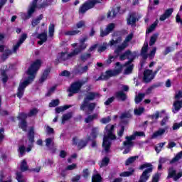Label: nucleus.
Listing matches in <instances>:
<instances>
[{"instance_id":"1","label":"nucleus","mask_w":182,"mask_h":182,"mask_svg":"<svg viewBox=\"0 0 182 182\" xmlns=\"http://www.w3.org/2000/svg\"><path fill=\"white\" fill-rule=\"evenodd\" d=\"M41 65H42V60H36L28 68V70L26 72L28 77L20 82L18 88L17 97H18V99H21V97L23 96V93H25V89L26 88V86H28V85H31V83H32V81L35 80L36 73L38 72V70H39Z\"/></svg>"},{"instance_id":"2","label":"nucleus","mask_w":182,"mask_h":182,"mask_svg":"<svg viewBox=\"0 0 182 182\" xmlns=\"http://www.w3.org/2000/svg\"><path fill=\"white\" fill-rule=\"evenodd\" d=\"M114 125L112 124H108L105 127L102 142V154H105V153H109L110 151L112 140L116 139V135L113 134V132H114Z\"/></svg>"},{"instance_id":"3","label":"nucleus","mask_w":182,"mask_h":182,"mask_svg":"<svg viewBox=\"0 0 182 182\" xmlns=\"http://www.w3.org/2000/svg\"><path fill=\"white\" fill-rule=\"evenodd\" d=\"M27 37L28 36L26 33L22 34V36L19 38L18 42L13 46L12 50L8 49V48L5 47L4 46H0V52H3L1 59H3V60H5L6 59H8V57L11 56L12 53H16V50H18V49H19V46H21V45L23 42H25Z\"/></svg>"},{"instance_id":"4","label":"nucleus","mask_w":182,"mask_h":182,"mask_svg":"<svg viewBox=\"0 0 182 182\" xmlns=\"http://www.w3.org/2000/svg\"><path fill=\"white\" fill-rule=\"evenodd\" d=\"M38 114V109L33 108L30 110L28 114L21 113L19 114L18 119L19 120L18 126L20 129H22L23 132H26V127H28V124H26V121L25 120L27 117H33V116H36Z\"/></svg>"},{"instance_id":"5","label":"nucleus","mask_w":182,"mask_h":182,"mask_svg":"<svg viewBox=\"0 0 182 182\" xmlns=\"http://www.w3.org/2000/svg\"><path fill=\"white\" fill-rule=\"evenodd\" d=\"M147 50H149V43H144L141 51V56L144 59V60L140 63L141 68H143V66H144V64L146 63V59H147V58H149V59L151 60L154 59L157 48L156 47H154L152 50L149 54H147Z\"/></svg>"},{"instance_id":"6","label":"nucleus","mask_w":182,"mask_h":182,"mask_svg":"<svg viewBox=\"0 0 182 182\" xmlns=\"http://www.w3.org/2000/svg\"><path fill=\"white\" fill-rule=\"evenodd\" d=\"M115 69L113 70H108L106 73L102 74L96 80H107L112 76H116V75H119L120 72H122L123 69V65L120 64L119 62L116 63Z\"/></svg>"},{"instance_id":"7","label":"nucleus","mask_w":182,"mask_h":182,"mask_svg":"<svg viewBox=\"0 0 182 182\" xmlns=\"http://www.w3.org/2000/svg\"><path fill=\"white\" fill-rule=\"evenodd\" d=\"M126 59H129V60L125 63L127 68L124 70V75H130L133 70V65L132 63L133 62V55L129 50L126 51L119 56V60H126Z\"/></svg>"},{"instance_id":"8","label":"nucleus","mask_w":182,"mask_h":182,"mask_svg":"<svg viewBox=\"0 0 182 182\" xmlns=\"http://www.w3.org/2000/svg\"><path fill=\"white\" fill-rule=\"evenodd\" d=\"M146 168L141 175L138 182H147V180L150 178V173L153 172V165L150 163H146L139 166V170H144Z\"/></svg>"},{"instance_id":"9","label":"nucleus","mask_w":182,"mask_h":182,"mask_svg":"<svg viewBox=\"0 0 182 182\" xmlns=\"http://www.w3.org/2000/svg\"><path fill=\"white\" fill-rule=\"evenodd\" d=\"M38 9V0H33L32 3L29 5L27 14L21 13V16L22 19L26 21V19H29L32 18V15L35 14V11Z\"/></svg>"},{"instance_id":"10","label":"nucleus","mask_w":182,"mask_h":182,"mask_svg":"<svg viewBox=\"0 0 182 182\" xmlns=\"http://www.w3.org/2000/svg\"><path fill=\"white\" fill-rule=\"evenodd\" d=\"M97 134H99V127H93L90 136H88L86 141L81 140L79 141L77 145L78 149H83V147H85L86 144H87V141L95 140V139L97 137Z\"/></svg>"},{"instance_id":"11","label":"nucleus","mask_w":182,"mask_h":182,"mask_svg":"<svg viewBox=\"0 0 182 182\" xmlns=\"http://www.w3.org/2000/svg\"><path fill=\"white\" fill-rule=\"evenodd\" d=\"M136 137H137V132L130 136H126V141L123 142L124 149H125L123 152L124 154H127L130 151L131 147H133V140H136Z\"/></svg>"},{"instance_id":"12","label":"nucleus","mask_w":182,"mask_h":182,"mask_svg":"<svg viewBox=\"0 0 182 182\" xmlns=\"http://www.w3.org/2000/svg\"><path fill=\"white\" fill-rule=\"evenodd\" d=\"M80 53V50L75 48L71 53H60L58 55V60H69V59H72V58H75L76 55H79Z\"/></svg>"},{"instance_id":"13","label":"nucleus","mask_w":182,"mask_h":182,"mask_svg":"<svg viewBox=\"0 0 182 182\" xmlns=\"http://www.w3.org/2000/svg\"><path fill=\"white\" fill-rule=\"evenodd\" d=\"M102 0H90L84 4L79 10L80 14H85L86 11H89V9H92L93 6L96 5V4H102Z\"/></svg>"},{"instance_id":"14","label":"nucleus","mask_w":182,"mask_h":182,"mask_svg":"<svg viewBox=\"0 0 182 182\" xmlns=\"http://www.w3.org/2000/svg\"><path fill=\"white\" fill-rule=\"evenodd\" d=\"M132 39H133V33H131L129 35L127 36V37L126 38L125 41L122 43V44L121 46H119L114 50V53H116L117 55V56H119V55H120V53H122V50H124V49H126V48H127L128 45H129V42H130V41H132Z\"/></svg>"},{"instance_id":"15","label":"nucleus","mask_w":182,"mask_h":182,"mask_svg":"<svg viewBox=\"0 0 182 182\" xmlns=\"http://www.w3.org/2000/svg\"><path fill=\"white\" fill-rule=\"evenodd\" d=\"M83 85H85L84 81H77L74 82L69 89L70 93L68 94V96H73V93H79L80 88Z\"/></svg>"},{"instance_id":"16","label":"nucleus","mask_w":182,"mask_h":182,"mask_svg":"<svg viewBox=\"0 0 182 182\" xmlns=\"http://www.w3.org/2000/svg\"><path fill=\"white\" fill-rule=\"evenodd\" d=\"M157 73V71L155 73H153V70H145L144 71V77H143V81L144 83H150L154 77H156V75Z\"/></svg>"},{"instance_id":"17","label":"nucleus","mask_w":182,"mask_h":182,"mask_svg":"<svg viewBox=\"0 0 182 182\" xmlns=\"http://www.w3.org/2000/svg\"><path fill=\"white\" fill-rule=\"evenodd\" d=\"M95 107H96V103H89L87 100H84L80 106V110H85L87 108L89 112H93L95 110Z\"/></svg>"},{"instance_id":"18","label":"nucleus","mask_w":182,"mask_h":182,"mask_svg":"<svg viewBox=\"0 0 182 182\" xmlns=\"http://www.w3.org/2000/svg\"><path fill=\"white\" fill-rule=\"evenodd\" d=\"M28 139H29V143L28 147L26 149V151L29 153L31 150H32V147H33V145L32 143H33V140L35 139V132H33V128H31L28 132Z\"/></svg>"},{"instance_id":"19","label":"nucleus","mask_w":182,"mask_h":182,"mask_svg":"<svg viewBox=\"0 0 182 182\" xmlns=\"http://www.w3.org/2000/svg\"><path fill=\"white\" fill-rule=\"evenodd\" d=\"M114 26H115L114 23H111L107 26V28L105 31L101 30L100 31L101 38L107 36V35H109L110 33V32H112V31H113L114 29Z\"/></svg>"},{"instance_id":"20","label":"nucleus","mask_w":182,"mask_h":182,"mask_svg":"<svg viewBox=\"0 0 182 182\" xmlns=\"http://www.w3.org/2000/svg\"><path fill=\"white\" fill-rule=\"evenodd\" d=\"M89 70V66L85 65V66H82V65H77L75 68L74 69V73L75 75H82L83 73H86Z\"/></svg>"},{"instance_id":"21","label":"nucleus","mask_w":182,"mask_h":182,"mask_svg":"<svg viewBox=\"0 0 182 182\" xmlns=\"http://www.w3.org/2000/svg\"><path fill=\"white\" fill-rule=\"evenodd\" d=\"M168 178L173 177L174 181H177V180H178V178H181V177H182V172H179L176 175V170H174V168H170L169 170H168Z\"/></svg>"},{"instance_id":"22","label":"nucleus","mask_w":182,"mask_h":182,"mask_svg":"<svg viewBox=\"0 0 182 182\" xmlns=\"http://www.w3.org/2000/svg\"><path fill=\"white\" fill-rule=\"evenodd\" d=\"M173 11H174V9L172 8L166 9L164 14L160 16L159 21L163 22L166 21V19H168V18L171 16V14H173Z\"/></svg>"},{"instance_id":"23","label":"nucleus","mask_w":182,"mask_h":182,"mask_svg":"<svg viewBox=\"0 0 182 182\" xmlns=\"http://www.w3.org/2000/svg\"><path fill=\"white\" fill-rule=\"evenodd\" d=\"M173 108L172 109L173 113H178V112L182 107V100H175L173 104Z\"/></svg>"},{"instance_id":"24","label":"nucleus","mask_w":182,"mask_h":182,"mask_svg":"<svg viewBox=\"0 0 182 182\" xmlns=\"http://www.w3.org/2000/svg\"><path fill=\"white\" fill-rule=\"evenodd\" d=\"M6 72H8V66H4L3 69L0 71L3 83H6L8 82V75H6Z\"/></svg>"},{"instance_id":"25","label":"nucleus","mask_w":182,"mask_h":182,"mask_svg":"<svg viewBox=\"0 0 182 182\" xmlns=\"http://www.w3.org/2000/svg\"><path fill=\"white\" fill-rule=\"evenodd\" d=\"M117 12L122 14V12H120V6H117L115 9L109 11L107 13V18H109V19H113V18H116Z\"/></svg>"},{"instance_id":"26","label":"nucleus","mask_w":182,"mask_h":182,"mask_svg":"<svg viewBox=\"0 0 182 182\" xmlns=\"http://www.w3.org/2000/svg\"><path fill=\"white\" fill-rule=\"evenodd\" d=\"M166 130H167V127L165 128H161L158 131L155 132L151 138L152 139H157V137H161L164 133H166Z\"/></svg>"},{"instance_id":"27","label":"nucleus","mask_w":182,"mask_h":182,"mask_svg":"<svg viewBox=\"0 0 182 182\" xmlns=\"http://www.w3.org/2000/svg\"><path fill=\"white\" fill-rule=\"evenodd\" d=\"M38 39H40L38 41V45H43L48 39V34L46 32L42 33L37 36Z\"/></svg>"},{"instance_id":"28","label":"nucleus","mask_w":182,"mask_h":182,"mask_svg":"<svg viewBox=\"0 0 182 182\" xmlns=\"http://www.w3.org/2000/svg\"><path fill=\"white\" fill-rule=\"evenodd\" d=\"M136 21V16L135 13H132L129 14V16L127 19V22L128 25H134Z\"/></svg>"},{"instance_id":"29","label":"nucleus","mask_w":182,"mask_h":182,"mask_svg":"<svg viewBox=\"0 0 182 182\" xmlns=\"http://www.w3.org/2000/svg\"><path fill=\"white\" fill-rule=\"evenodd\" d=\"M117 33H114L113 39L109 42V46H114V45H117V43H120L122 42V37L116 38Z\"/></svg>"},{"instance_id":"30","label":"nucleus","mask_w":182,"mask_h":182,"mask_svg":"<svg viewBox=\"0 0 182 182\" xmlns=\"http://www.w3.org/2000/svg\"><path fill=\"white\" fill-rule=\"evenodd\" d=\"M96 97H99L98 93L89 92L84 100H87V102H89V100H93L94 99H96Z\"/></svg>"},{"instance_id":"31","label":"nucleus","mask_w":182,"mask_h":182,"mask_svg":"<svg viewBox=\"0 0 182 182\" xmlns=\"http://www.w3.org/2000/svg\"><path fill=\"white\" fill-rule=\"evenodd\" d=\"M80 33V30H68L64 32V35L67 36H75V35H77Z\"/></svg>"},{"instance_id":"32","label":"nucleus","mask_w":182,"mask_h":182,"mask_svg":"<svg viewBox=\"0 0 182 182\" xmlns=\"http://www.w3.org/2000/svg\"><path fill=\"white\" fill-rule=\"evenodd\" d=\"M116 96L118 99H119L120 100H122V102H124V100H126L127 99V95L126 92H124L123 91L117 92L116 93Z\"/></svg>"},{"instance_id":"33","label":"nucleus","mask_w":182,"mask_h":182,"mask_svg":"<svg viewBox=\"0 0 182 182\" xmlns=\"http://www.w3.org/2000/svg\"><path fill=\"white\" fill-rule=\"evenodd\" d=\"M49 73H50V69L47 68L44 70L43 75L40 78L41 83L45 82L46 79H48V76H49Z\"/></svg>"},{"instance_id":"34","label":"nucleus","mask_w":182,"mask_h":182,"mask_svg":"<svg viewBox=\"0 0 182 182\" xmlns=\"http://www.w3.org/2000/svg\"><path fill=\"white\" fill-rule=\"evenodd\" d=\"M70 107H72L71 105H64V106L56 107L55 108V112L56 113H61V112H65V110H68V109H70Z\"/></svg>"},{"instance_id":"35","label":"nucleus","mask_w":182,"mask_h":182,"mask_svg":"<svg viewBox=\"0 0 182 182\" xmlns=\"http://www.w3.org/2000/svg\"><path fill=\"white\" fill-rule=\"evenodd\" d=\"M157 25H159V20H156L155 22L147 28L146 33H151V32L156 29Z\"/></svg>"},{"instance_id":"36","label":"nucleus","mask_w":182,"mask_h":182,"mask_svg":"<svg viewBox=\"0 0 182 182\" xmlns=\"http://www.w3.org/2000/svg\"><path fill=\"white\" fill-rule=\"evenodd\" d=\"M133 173H134V169L131 168L129 171L121 173L119 176L120 177H130V176H133Z\"/></svg>"},{"instance_id":"37","label":"nucleus","mask_w":182,"mask_h":182,"mask_svg":"<svg viewBox=\"0 0 182 182\" xmlns=\"http://www.w3.org/2000/svg\"><path fill=\"white\" fill-rule=\"evenodd\" d=\"M137 160V156H132L127 159L125 161V166H130V164H133Z\"/></svg>"},{"instance_id":"38","label":"nucleus","mask_w":182,"mask_h":182,"mask_svg":"<svg viewBox=\"0 0 182 182\" xmlns=\"http://www.w3.org/2000/svg\"><path fill=\"white\" fill-rule=\"evenodd\" d=\"M130 117H132V114H130L129 112H124L120 117L121 122H124V120H126V122H127V119H130Z\"/></svg>"},{"instance_id":"39","label":"nucleus","mask_w":182,"mask_h":182,"mask_svg":"<svg viewBox=\"0 0 182 182\" xmlns=\"http://www.w3.org/2000/svg\"><path fill=\"white\" fill-rule=\"evenodd\" d=\"M97 114L89 115L87 118H85V123H90V122H93V120L97 119Z\"/></svg>"},{"instance_id":"40","label":"nucleus","mask_w":182,"mask_h":182,"mask_svg":"<svg viewBox=\"0 0 182 182\" xmlns=\"http://www.w3.org/2000/svg\"><path fill=\"white\" fill-rule=\"evenodd\" d=\"M26 151V149L25 148V145H21L18 147V153H19V157H23L25 156V151Z\"/></svg>"},{"instance_id":"41","label":"nucleus","mask_w":182,"mask_h":182,"mask_svg":"<svg viewBox=\"0 0 182 182\" xmlns=\"http://www.w3.org/2000/svg\"><path fill=\"white\" fill-rule=\"evenodd\" d=\"M157 38H159V34H154L151 38H150V41H149V46H153V45H154L157 41Z\"/></svg>"},{"instance_id":"42","label":"nucleus","mask_w":182,"mask_h":182,"mask_svg":"<svg viewBox=\"0 0 182 182\" xmlns=\"http://www.w3.org/2000/svg\"><path fill=\"white\" fill-rule=\"evenodd\" d=\"M109 46V44L107 43H104L102 45H100L98 48V52L100 53H102V52H105L106 49H107V47Z\"/></svg>"},{"instance_id":"43","label":"nucleus","mask_w":182,"mask_h":182,"mask_svg":"<svg viewBox=\"0 0 182 182\" xmlns=\"http://www.w3.org/2000/svg\"><path fill=\"white\" fill-rule=\"evenodd\" d=\"M16 180L18 182H26V179L22 176V173H16Z\"/></svg>"},{"instance_id":"44","label":"nucleus","mask_w":182,"mask_h":182,"mask_svg":"<svg viewBox=\"0 0 182 182\" xmlns=\"http://www.w3.org/2000/svg\"><path fill=\"white\" fill-rule=\"evenodd\" d=\"M109 161H110V159H109V157H107V156L105 157L102 159L100 166V167H106V166H107V164H109Z\"/></svg>"},{"instance_id":"45","label":"nucleus","mask_w":182,"mask_h":182,"mask_svg":"<svg viewBox=\"0 0 182 182\" xmlns=\"http://www.w3.org/2000/svg\"><path fill=\"white\" fill-rule=\"evenodd\" d=\"M43 18V15H40L38 16V18L33 20L32 21V26H36V25H38L41 21H42V19Z\"/></svg>"},{"instance_id":"46","label":"nucleus","mask_w":182,"mask_h":182,"mask_svg":"<svg viewBox=\"0 0 182 182\" xmlns=\"http://www.w3.org/2000/svg\"><path fill=\"white\" fill-rule=\"evenodd\" d=\"M48 33L49 36L52 38L53 36V33H55V25L53 23H50L49 27H48Z\"/></svg>"},{"instance_id":"47","label":"nucleus","mask_w":182,"mask_h":182,"mask_svg":"<svg viewBox=\"0 0 182 182\" xmlns=\"http://www.w3.org/2000/svg\"><path fill=\"white\" fill-rule=\"evenodd\" d=\"M20 168L21 171H26V170H28V164H26V160H23L21 164Z\"/></svg>"},{"instance_id":"48","label":"nucleus","mask_w":182,"mask_h":182,"mask_svg":"<svg viewBox=\"0 0 182 182\" xmlns=\"http://www.w3.org/2000/svg\"><path fill=\"white\" fill-rule=\"evenodd\" d=\"M102 181V176L99 174H95L92 176V182H100Z\"/></svg>"},{"instance_id":"49","label":"nucleus","mask_w":182,"mask_h":182,"mask_svg":"<svg viewBox=\"0 0 182 182\" xmlns=\"http://www.w3.org/2000/svg\"><path fill=\"white\" fill-rule=\"evenodd\" d=\"M182 157V151L176 154V156L171 161V163H176V161H178Z\"/></svg>"},{"instance_id":"50","label":"nucleus","mask_w":182,"mask_h":182,"mask_svg":"<svg viewBox=\"0 0 182 182\" xmlns=\"http://www.w3.org/2000/svg\"><path fill=\"white\" fill-rule=\"evenodd\" d=\"M72 117V112H69L63 116L62 123H65L66 120H69Z\"/></svg>"},{"instance_id":"51","label":"nucleus","mask_w":182,"mask_h":182,"mask_svg":"<svg viewBox=\"0 0 182 182\" xmlns=\"http://www.w3.org/2000/svg\"><path fill=\"white\" fill-rule=\"evenodd\" d=\"M59 106V100H53L49 104V107H56Z\"/></svg>"},{"instance_id":"52","label":"nucleus","mask_w":182,"mask_h":182,"mask_svg":"<svg viewBox=\"0 0 182 182\" xmlns=\"http://www.w3.org/2000/svg\"><path fill=\"white\" fill-rule=\"evenodd\" d=\"M112 120V118L110 117H107L102 118L100 122V123H102V124H107V123H109Z\"/></svg>"},{"instance_id":"53","label":"nucleus","mask_w":182,"mask_h":182,"mask_svg":"<svg viewBox=\"0 0 182 182\" xmlns=\"http://www.w3.org/2000/svg\"><path fill=\"white\" fill-rule=\"evenodd\" d=\"M80 59L82 60V62H86L87 59H90V53L82 54L80 57Z\"/></svg>"},{"instance_id":"54","label":"nucleus","mask_w":182,"mask_h":182,"mask_svg":"<svg viewBox=\"0 0 182 182\" xmlns=\"http://www.w3.org/2000/svg\"><path fill=\"white\" fill-rule=\"evenodd\" d=\"M144 112H146V109L144 108V107H138L137 116H141V114H143V113H144Z\"/></svg>"},{"instance_id":"55","label":"nucleus","mask_w":182,"mask_h":182,"mask_svg":"<svg viewBox=\"0 0 182 182\" xmlns=\"http://www.w3.org/2000/svg\"><path fill=\"white\" fill-rule=\"evenodd\" d=\"M144 96H146V94L144 93H140L137 95V103H140L143 99H144Z\"/></svg>"},{"instance_id":"56","label":"nucleus","mask_w":182,"mask_h":182,"mask_svg":"<svg viewBox=\"0 0 182 182\" xmlns=\"http://www.w3.org/2000/svg\"><path fill=\"white\" fill-rule=\"evenodd\" d=\"M150 117H151V119H152V120H157V119H159V117H160V113L157 111V112H156V113L151 115Z\"/></svg>"},{"instance_id":"57","label":"nucleus","mask_w":182,"mask_h":182,"mask_svg":"<svg viewBox=\"0 0 182 182\" xmlns=\"http://www.w3.org/2000/svg\"><path fill=\"white\" fill-rule=\"evenodd\" d=\"M85 21H80L78 23H77L76 28H77V29H80V28H85Z\"/></svg>"},{"instance_id":"58","label":"nucleus","mask_w":182,"mask_h":182,"mask_svg":"<svg viewBox=\"0 0 182 182\" xmlns=\"http://www.w3.org/2000/svg\"><path fill=\"white\" fill-rule=\"evenodd\" d=\"M52 143H53V139L48 138L46 139V146H47V147H49Z\"/></svg>"},{"instance_id":"59","label":"nucleus","mask_w":182,"mask_h":182,"mask_svg":"<svg viewBox=\"0 0 182 182\" xmlns=\"http://www.w3.org/2000/svg\"><path fill=\"white\" fill-rule=\"evenodd\" d=\"M160 180V173H156L152 178V182H159Z\"/></svg>"},{"instance_id":"60","label":"nucleus","mask_w":182,"mask_h":182,"mask_svg":"<svg viewBox=\"0 0 182 182\" xmlns=\"http://www.w3.org/2000/svg\"><path fill=\"white\" fill-rule=\"evenodd\" d=\"M180 99H182V91H178L175 95V100H180Z\"/></svg>"},{"instance_id":"61","label":"nucleus","mask_w":182,"mask_h":182,"mask_svg":"<svg viewBox=\"0 0 182 182\" xmlns=\"http://www.w3.org/2000/svg\"><path fill=\"white\" fill-rule=\"evenodd\" d=\"M123 133H124V127L121 126V129L118 131L117 135L119 137H122V136H123Z\"/></svg>"},{"instance_id":"62","label":"nucleus","mask_w":182,"mask_h":182,"mask_svg":"<svg viewBox=\"0 0 182 182\" xmlns=\"http://www.w3.org/2000/svg\"><path fill=\"white\" fill-rule=\"evenodd\" d=\"M114 59H116V57L113 55H109V58L107 60V65H110V63H112L114 60Z\"/></svg>"},{"instance_id":"63","label":"nucleus","mask_w":182,"mask_h":182,"mask_svg":"<svg viewBox=\"0 0 182 182\" xmlns=\"http://www.w3.org/2000/svg\"><path fill=\"white\" fill-rule=\"evenodd\" d=\"M181 127H182L181 122L179 124L175 123L173 125V130H178Z\"/></svg>"},{"instance_id":"64","label":"nucleus","mask_w":182,"mask_h":182,"mask_svg":"<svg viewBox=\"0 0 182 182\" xmlns=\"http://www.w3.org/2000/svg\"><path fill=\"white\" fill-rule=\"evenodd\" d=\"M76 164H73L71 165H68L65 170H75V168H76Z\"/></svg>"}]
</instances>
